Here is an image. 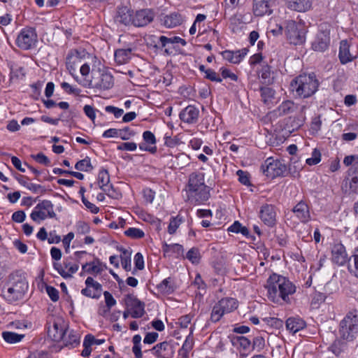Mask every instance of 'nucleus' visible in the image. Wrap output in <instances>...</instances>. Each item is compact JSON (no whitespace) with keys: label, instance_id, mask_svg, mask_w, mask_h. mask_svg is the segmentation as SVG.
<instances>
[{"label":"nucleus","instance_id":"obj_1","mask_svg":"<svg viewBox=\"0 0 358 358\" xmlns=\"http://www.w3.org/2000/svg\"><path fill=\"white\" fill-rule=\"evenodd\" d=\"M265 287L267 289L268 299L274 303L279 302L280 299L289 303V295L296 291V287L290 280L276 273L270 275Z\"/></svg>","mask_w":358,"mask_h":358},{"label":"nucleus","instance_id":"obj_2","mask_svg":"<svg viewBox=\"0 0 358 358\" xmlns=\"http://www.w3.org/2000/svg\"><path fill=\"white\" fill-rule=\"evenodd\" d=\"M185 190L187 199L192 204L203 203L210 197V189L205 184L204 173L200 171L189 174Z\"/></svg>","mask_w":358,"mask_h":358},{"label":"nucleus","instance_id":"obj_3","mask_svg":"<svg viewBox=\"0 0 358 358\" xmlns=\"http://www.w3.org/2000/svg\"><path fill=\"white\" fill-rule=\"evenodd\" d=\"M8 287L3 292V298L10 303L22 299L28 289V282L26 278L19 272H15L9 275Z\"/></svg>","mask_w":358,"mask_h":358},{"label":"nucleus","instance_id":"obj_4","mask_svg":"<svg viewBox=\"0 0 358 358\" xmlns=\"http://www.w3.org/2000/svg\"><path fill=\"white\" fill-rule=\"evenodd\" d=\"M319 82L315 74H301L296 77L290 84L291 90L300 98L306 99L317 90Z\"/></svg>","mask_w":358,"mask_h":358},{"label":"nucleus","instance_id":"obj_5","mask_svg":"<svg viewBox=\"0 0 358 358\" xmlns=\"http://www.w3.org/2000/svg\"><path fill=\"white\" fill-rule=\"evenodd\" d=\"M341 337L346 341H353L358 335V317L349 313L341 321L339 327Z\"/></svg>","mask_w":358,"mask_h":358},{"label":"nucleus","instance_id":"obj_6","mask_svg":"<svg viewBox=\"0 0 358 358\" xmlns=\"http://www.w3.org/2000/svg\"><path fill=\"white\" fill-rule=\"evenodd\" d=\"M285 34L289 43L294 45H300L305 42V29L301 24H297L295 21L286 22Z\"/></svg>","mask_w":358,"mask_h":358},{"label":"nucleus","instance_id":"obj_7","mask_svg":"<svg viewBox=\"0 0 358 358\" xmlns=\"http://www.w3.org/2000/svg\"><path fill=\"white\" fill-rule=\"evenodd\" d=\"M261 169L265 176L273 179L283 176L287 171V166L282 162L269 157L262 165Z\"/></svg>","mask_w":358,"mask_h":358},{"label":"nucleus","instance_id":"obj_8","mask_svg":"<svg viewBox=\"0 0 358 358\" xmlns=\"http://www.w3.org/2000/svg\"><path fill=\"white\" fill-rule=\"evenodd\" d=\"M30 217L33 221L38 223L47 217H55L56 213L54 212L53 204L50 201L43 200L35 206Z\"/></svg>","mask_w":358,"mask_h":358},{"label":"nucleus","instance_id":"obj_9","mask_svg":"<svg viewBox=\"0 0 358 358\" xmlns=\"http://www.w3.org/2000/svg\"><path fill=\"white\" fill-rule=\"evenodd\" d=\"M88 86L100 90H108L113 86V77L109 73L98 72L94 74Z\"/></svg>","mask_w":358,"mask_h":358},{"label":"nucleus","instance_id":"obj_10","mask_svg":"<svg viewBox=\"0 0 358 358\" xmlns=\"http://www.w3.org/2000/svg\"><path fill=\"white\" fill-rule=\"evenodd\" d=\"M36 41L37 35L31 28L22 29L16 39L17 46L23 50L31 49Z\"/></svg>","mask_w":358,"mask_h":358},{"label":"nucleus","instance_id":"obj_11","mask_svg":"<svg viewBox=\"0 0 358 358\" xmlns=\"http://www.w3.org/2000/svg\"><path fill=\"white\" fill-rule=\"evenodd\" d=\"M124 302L127 308L131 310V316L133 318H140L144 315L145 313V303L136 296L133 294H127L125 296Z\"/></svg>","mask_w":358,"mask_h":358},{"label":"nucleus","instance_id":"obj_12","mask_svg":"<svg viewBox=\"0 0 358 358\" xmlns=\"http://www.w3.org/2000/svg\"><path fill=\"white\" fill-rule=\"evenodd\" d=\"M53 340L55 341L62 340L66 346L75 347L80 343V335L73 330L64 331L60 329L59 334H53Z\"/></svg>","mask_w":358,"mask_h":358},{"label":"nucleus","instance_id":"obj_13","mask_svg":"<svg viewBox=\"0 0 358 358\" xmlns=\"http://www.w3.org/2000/svg\"><path fill=\"white\" fill-rule=\"evenodd\" d=\"M86 287L81 290V294L92 299H99L101 296L102 286L95 281L92 277H87L85 280Z\"/></svg>","mask_w":358,"mask_h":358},{"label":"nucleus","instance_id":"obj_14","mask_svg":"<svg viewBox=\"0 0 358 358\" xmlns=\"http://www.w3.org/2000/svg\"><path fill=\"white\" fill-rule=\"evenodd\" d=\"M320 32L317 34L315 40L312 44L314 50L323 52L329 47L330 43L329 31L324 29L321 25Z\"/></svg>","mask_w":358,"mask_h":358},{"label":"nucleus","instance_id":"obj_15","mask_svg":"<svg viewBox=\"0 0 358 358\" xmlns=\"http://www.w3.org/2000/svg\"><path fill=\"white\" fill-rule=\"evenodd\" d=\"M180 119L187 124H195L199 117V110L194 106H187L179 115Z\"/></svg>","mask_w":358,"mask_h":358},{"label":"nucleus","instance_id":"obj_16","mask_svg":"<svg viewBox=\"0 0 358 358\" xmlns=\"http://www.w3.org/2000/svg\"><path fill=\"white\" fill-rule=\"evenodd\" d=\"M154 14L148 9L137 11L133 17V24L136 27H143L153 20Z\"/></svg>","mask_w":358,"mask_h":358},{"label":"nucleus","instance_id":"obj_17","mask_svg":"<svg viewBox=\"0 0 358 358\" xmlns=\"http://www.w3.org/2000/svg\"><path fill=\"white\" fill-rule=\"evenodd\" d=\"M260 218L268 226H273L275 223V211L274 206L269 204L262 206L260 210Z\"/></svg>","mask_w":358,"mask_h":358},{"label":"nucleus","instance_id":"obj_18","mask_svg":"<svg viewBox=\"0 0 358 358\" xmlns=\"http://www.w3.org/2000/svg\"><path fill=\"white\" fill-rule=\"evenodd\" d=\"M293 213L303 223H307L310 220V210L308 204L303 201H299L293 208Z\"/></svg>","mask_w":358,"mask_h":358},{"label":"nucleus","instance_id":"obj_19","mask_svg":"<svg viewBox=\"0 0 358 358\" xmlns=\"http://www.w3.org/2000/svg\"><path fill=\"white\" fill-rule=\"evenodd\" d=\"M271 0H254L253 12L256 16H263L272 13Z\"/></svg>","mask_w":358,"mask_h":358},{"label":"nucleus","instance_id":"obj_20","mask_svg":"<svg viewBox=\"0 0 358 358\" xmlns=\"http://www.w3.org/2000/svg\"><path fill=\"white\" fill-rule=\"evenodd\" d=\"M332 261L339 266L344 265L348 261V255L345 247L341 244H335L332 248Z\"/></svg>","mask_w":358,"mask_h":358},{"label":"nucleus","instance_id":"obj_21","mask_svg":"<svg viewBox=\"0 0 358 358\" xmlns=\"http://www.w3.org/2000/svg\"><path fill=\"white\" fill-rule=\"evenodd\" d=\"M81 64L80 54L77 50L71 51L66 58V65L70 73L73 75Z\"/></svg>","mask_w":358,"mask_h":358},{"label":"nucleus","instance_id":"obj_22","mask_svg":"<svg viewBox=\"0 0 358 358\" xmlns=\"http://www.w3.org/2000/svg\"><path fill=\"white\" fill-rule=\"evenodd\" d=\"M248 52V50L247 48H243L236 51L224 50L222 52V55L224 59L230 63L238 64L247 55Z\"/></svg>","mask_w":358,"mask_h":358},{"label":"nucleus","instance_id":"obj_23","mask_svg":"<svg viewBox=\"0 0 358 358\" xmlns=\"http://www.w3.org/2000/svg\"><path fill=\"white\" fill-rule=\"evenodd\" d=\"M296 109L297 106L292 101L287 100L282 101L273 113L276 116H284L294 113Z\"/></svg>","mask_w":358,"mask_h":358},{"label":"nucleus","instance_id":"obj_24","mask_svg":"<svg viewBox=\"0 0 358 358\" xmlns=\"http://www.w3.org/2000/svg\"><path fill=\"white\" fill-rule=\"evenodd\" d=\"M286 329L292 334H296L306 327L303 320L298 317H291L286 320Z\"/></svg>","mask_w":358,"mask_h":358},{"label":"nucleus","instance_id":"obj_25","mask_svg":"<svg viewBox=\"0 0 358 358\" xmlns=\"http://www.w3.org/2000/svg\"><path fill=\"white\" fill-rule=\"evenodd\" d=\"M285 2L289 8L298 12H305L312 5L310 0H285Z\"/></svg>","mask_w":358,"mask_h":358},{"label":"nucleus","instance_id":"obj_26","mask_svg":"<svg viewBox=\"0 0 358 358\" xmlns=\"http://www.w3.org/2000/svg\"><path fill=\"white\" fill-rule=\"evenodd\" d=\"M132 11L127 6H123L118 8L117 15L116 16V21L124 25L130 24H133V15Z\"/></svg>","mask_w":358,"mask_h":358},{"label":"nucleus","instance_id":"obj_27","mask_svg":"<svg viewBox=\"0 0 358 358\" xmlns=\"http://www.w3.org/2000/svg\"><path fill=\"white\" fill-rule=\"evenodd\" d=\"M350 189L353 192H356L358 188V164H354L352 168L348 170Z\"/></svg>","mask_w":358,"mask_h":358},{"label":"nucleus","instance_id":"obj_28","mask_svg":"<svg viewBox=\"0 0 358 358\" xmlns=\"http://www.w3.org/2000/svg\"><path fill=\"white\" fill-rule=\"evenodd\" d=\"M217 303L226 314L232 312L238 308V301L234 298H223Z\"/></svg>","mask_w":358,"mask_h":358},{"label":"nucleus","instance_id":"obj_29","mask_svg":"<svg viewBox=\"0 0 358 358\" xmlns=\"http://www.w3.org/2000/svg\"><path fill=\"white\" fill-rule=\"evenodd\" d=\"M183 21L182 17L178 13H172L164 18V24L166 27H174L180 24Z\"/></svg>","mask_w":358,"mask_h":358},{"label":"nucleus","instance_id":"obj_30","mask_svg":"<svg viewBox=\"0 0 358 358\" xmlns=\"http://www.w3.org/2000/svg\"><path fill=\"white\" fill-rule=\"evenodd\" d=\"M338 56L342 64H346L352 60V56L349 50V45L346 41H341Z\"/></svg>","mask_w":358,"mask_h":358},{"label":"nucleus","instance_id":"obj_31","mask_svg":"<svg viewBox=\"0 0 358 358\" xmlns=\"http://www.w3.org/2000/svg\"><path fill=\"white\" fill-rule=\"evenodd\" d=\"M131 49H118L115 52V62L119 64L127 63L131 59Z\"/></svg>","mask_w":358,"mask_h":358},{"label":"nucleus","instance_id":"obj_32","mask_svg":"<svg viewBox=\"0 0 358 358\" xmlns=\"http://www.w3.org/2000/svg\"><path fill=\"white\" fill-rule=\"evenodd\" d=\"M169 349L171 350L170 345L167 342H162L153 347L152 351L159 358H167L168 355L165 352Z\"/></svg>","mask_w":358,"mask_h":358},{"label":"nucleus","instance_id":"obj_33","mask_svg":"<svg viewBox=\"0 0 358 358\" xmlns=\"http://www.w3.org/2000/svg\"><path fill=\"white\" fill-rule=\"evenodd\" d=\"M120 251L122 252V254L120 255L122 266L125 271H129L131 269V252L129 250L124 248H122Z\"/></svg>","mask_w":358,"mask_h":358},{"label":"nucleus","instance_id":"obj_34","mask_svg":"<svg viewBox=\"0 0 358 358\" xmlns=\"http://www.w3.org/2000/svg\"><path fill=\"white\" fill-rule=\"evenodd\" d=\"M2 337L4 341L8 343H16L22 341L24 337V334H18L11 331H3Z\"/></svg>","mask_w":358,"mask_h":358},{"label":"nucleus","instance_id":"obj_35","mask_svg":"<svg viewBox=\"0 0 358 358\" xmlns=\"http://www.w3.org/2000/svg\"><path fill=\"white\" fill-rule=\"evenodd\" d=\"M233 344L239 346L245 351H250L251 348L250 341L243 336L235 337L233 340Z\"/></svg>","mask_w":358,"mask_h":358},{"label":"nucleus","instance_id":"obj_36","mask_svg":"<svg viewBox=\"0 0 358 358\" xmlns=\"http://www.w3.org/2000/svg\"><path fill=\"white\" fill-rule=\"evenodd\" d=\"M92 265L89 267L86 272L92 274H99L107 267L105 264L101 263L99 259H96L94 262H90Z\"/></svg>","mask_w":358,"mask_h":358},{"label":"nucleus","instance_id":"obj_37","mask_svg":"<svg viewBox=\"0 0 358 358\" xmlns=\"http://www.w3.org/2000/svg\"><path fill=\"white\" fill-rule=\"evenodd\" d=\"M157 289L164 294H170L174 291V287L170 278L162 280L158 285Z\"/></svg>","mask_w":358,"mask_h":358},{"label":"nucleus","instance_id":"obj_38","mask_svg":"<svg viewBox=\"0 0 358 358\" xmlns=\"http://www.w3.org/2000/svg\"><path fill=\"white\" fill-rule=\"evenodd\" d=\"M159 40L162 44V47H166V45L169 43H171V44L180 43L183 46L187 44V42L184 39L181 38L179 36H173L171 38H168L165 36H161L159 37Z\"/></svg>","mask_w":358,"mask_h":358},{"label":"nucleus","instance_id":"obj_39","mask_svg":"<svg viewBox=\"0 0 358 358\" xmlns=\"http://www.w3.org/2000/svg\"><path fill=\"white\" fill-rule=\"evenodd\" d=\"M75 168L78 171L85 172H88L93 169L90 159L88 157H86L85 159L78 161L76 164Z\"/></svg>","mask_w":358,"mask_h":358},{"label":"nucleus","instance_id":"obj_40","mask_svg":"<svg viewBox=\"0 0 358 358\" xmlns=\"http://www.w3.org/2000/svg\"><path fill=\"white\" fill-rule=\"evenodd\" d=\"M260 92L262 99L266 104L268 103L274 96V91L270 87H262Z\"/></svg>","mask_w":358,"mask_h":358},{"label":"nucleus","instance_id":"obj_41","mask_svg":"<svg viewBox=\"0 0 358 358\" xmlns=\"http://www.w3.org/2000/svg\"><path fill=\"white\" fill-rule=\"evenodd\" d=\"M224 314L226 313L222 310L218 303H217L213 308L210 319L213 322H217Z\"/></svg>","mask_w":358,"mask_h":358},{"label":"nucleus","instance_id":"obj_42","mask_svg":"<svg viewBox=\"0 0 358 358\" xmlns=\"http://www.w3.org/2000/svg\"><path fill=\"white\" fill-rule=\"evenodd\" d=\"M110 183V176L107 170L103 169L98 175V184L99 187H103Z\"/></svg>","mask_w":358,"mask_h":358},{"label":"nucleus","instance_id":"obj_43","mask_svg":"<svg viewBox=\"0 0 358 358\" xmlns=\"http://www.w3.org/2000/svg\"><path fill=\"white\" fill-rule=\"evenodd\" d=\"M188 259L192 264H197L200 259V253L199 249L196 248H191L186 255Z\"/></svg>","mask_w":358,"mask_h":358},{"label":"nucleus","instance_id":"obj_44","mask_svg":"<svg viewBox=\"0 0 358 358\" xmlns=\"http://www.w3.org/2000/svg\"><path fill=\"white\" fill-rule=\"evenodd\" d=\"M182 223V218L179 216H176L175 217H172L170 220V223L168 227V232L170 234H173L180 224Z\"/></svg>","mask_w":358,"mask_h":358},{"label":"nucleus","instance_id":"obj_45","mask_svg":"<svg viewBox=\"0 0 358 358\" xmlns=\"http://www.w3.org/2000/svg\"><path fill=\"white\" fill-rule=\"evenodd\" d=\"M124 234L132 238H141L145 235L144 232L141 229L134 227L129 228L124 231Z\"/></svg>","mask_w":358,"mask_h":358},{"label":"nucleus","instance_id":"obj_46","mask_svg":"<svg viewBox=\"0 0 358 358\" xmlns=\"http://www.w3.org/2000/svg\"><path fill=\"white\" fill-rule=\"evenodd\" d=\"M103 296L105 298V302L108 308V310H103V313H100L101 315H104L107 311H108L113 306H114L116 304L115 299L113 298V296L109 292L105 291L103 292Z\"/></svg>","mask_w":358,"mask_h":358},{"label":"nucleus","instance_id":"obj_47","mask_svg":"<svg viewBox=\"0 0 358 358\" xmlns=\"http://www.w3.org/2000/svg\"><path fill=\"white\" fill-rule=\"evenodd\" d=\"M136 134L135 131L127 127L119 129V137L124 141L129 140Z\"/></svg>","mask_w":358,"mask_h":358},{"label":"nucleus","instance_id":"obj_48","mask_svg":"<svg viewBox=\"0 0 358 358\" xmlns=\"http://www.w3.org/2000/svg\"><path fill=\"white\" fill-rule=\"evenodd\" d=\"M321 160V153L317 149H314L312 152V157L306 159V163L310 165H315Z\"/></svg>","mask_w":358,"mask_h":358},{"label":"nucleus","instance_id":"obj_49","mask_svg":"<svg viewBox=\"0 0 358 358\" xmlns=\"http://www.w3.org/2000/svg\"><path fill=\"white\" fill-rule=\"evenodd\" d=\"M205 78L213 82L220 83L222 81L221 77L214 70L208 69L206 71Z\"/></svg>","mask_w":358,"mask_h":358},{"label":"nucleus","instance_id":"obj_50","mask_svg":"<svg viewBox=\"0 0 358 358\" xmlns=\"http://www.w3.org/2000/svg\"><path fill=\"white\" fill-rule=\"evenodd\" d=\"M194 345V339L192 336V331H191L190 334L187 336L181 349L185 352H189L193 347Z\"/></svg>","mask_w":358,"mask_h":358},{"label":"nucleus","instance_id":"obj_51","mask_svg":"<svg viewBox=\"0 0 358 358\" xmlns=\"http://www.w3.org/2000/svg\"><path fill=\"white\" fill-rule=\"evenodd\" d=\"M261 78L264 83L271 82V68L268 65H264L260 71Z\"/></svg>","mask_w":358,"mask_h":358},{"label":"nucleus","instance_id":"obj_52","mask_svg":"<svg viewBox=\"0 0 358 358\" xmlns=\"http://www.w3.org/2000/svg\"><path fill=\"white\" fill-rule=\"evenodd\" d=\"M31 157L39 164L46 166L50 164V162L49 159L42 152L38 153L37 155H31Z\"/></svg>","mask_w":358,"mask_h":358},{"label":"nucleus","instance_id":"obj_53","mask_svg":"<svg viewBox=\"0 0 358 358\" xmlns=\"http://www.w3.org/2000/svg\"><path fill=\"white\" fill-rule=\"evenodd\" d=\"M137 148V145L134 142H126L122 143L117 145V149L118 150H127V151H134Z\"/></svg>","mask_w":358,"mask_h":358},{"label":"nucleus","instance_id":"obj_54","mask_svg":"<svg viewBox=\"0 0 358 358\" xmlns=\"http://www.w3.org/2000/svg\"><path fill=\"white\" fill-rule=\"evenodd\" d=\"M322 122L320 117H315L313 119L310 124V131L312 134H317L321 128Z\"/></svg>","mask_w":358,"mask_h":358},{"label":"nucleus","instance_id":"obj_55","mask_svg":"<svg viewBox=\"0 0 358 358\" xmlns=\"http://www.w3.org/2000/svg\"><path fill=\"white\" fill-rule=\"evenodd\" d=\"M46 292L51 299V300L54 302L57 301L59 299V292L55 287L47 285L46 286Z\"/></svg>","mask_w":358,"mask_h":358},{"label":"nucleus","instance_id":"obj_56","mask_svg":"<svg viewBox=\"0 0 358 358\" xmlns=\"http://www.w3.org/2000/svg\"><path fill=\"white\" fill-rule=\"evenodd\" d=\"M84 341L91 346L93 344H103L105 342V339H96L92 334H87L85 336Z\"/></svg>","mask_w":358,"mask_h":358},{"label":"nucleus","instance_id":"obj_57","mask_svg":"<svg viewBox=\"0 0 358 358\" xmlns=\"http://www.w3.org/2000/svg\"><path fill=\"white\" fill-rule=\"evenodd\" d=\"M265 345L264 339L262 337L257 336L254 338L251 348L257 349V351L261 350Z\"/></svg>","mask_w":358,"mask_h":358},{"label":"nucleus","instance_id":"obj_58","mask_svg":"<svg viewBox=\"0 0 358 358\" xmlns=\"http://www.w3.org/2000/svg\"><path fill=\"white\" fill-rule=\"evenodd\" d=\"M143 138L146 143L155 145L156 143V138L153 133L150 131H145L143 134Z\"/></svg>","mask_w":358,"mask_h":358},{"label":"nucleus","instance_id":"obj_59","mask_svg":"<svg viewBox=\"0 0 358 358\" xmlns=\"http://www.w3.org/2000/svg\"><path fill=\"white\" fill-rule=\"evenodd\" d=\"M135 266L138 270H143L144 268V260L141 253L138 252L134 256Z\"/></svg>","mask_w":358,"mask_h":358},{"label":"nucleus","instance_id":"obj_60","mask_svg":"<svg viewBox=\"0 0 358 358\" xmlns=\"http://www.w3.org/2000/svg\"><path fill=\"white\" fill-rule=\"evenodd\" d=\"M105 110L108 113H113L114 116L117 118L120 117L124 113V110L122 109L118 108L113 106H107L105 108Z\"/></svg>","mask_w":358,"mask_h":358},{"label":"nucleus","instance_id":"obj_61","mask_svg":"<svg viewBox=\"0 0 358 358\" xmlns=\"http://www.w3.org/2000/svg\"><path fill=\"white\" fill-rule=\"evenodd\" d=\"M27 188L34 193H44L45 192V187L42 185L31 182L28 183Z\"/></svg>","mask_w":358,"mask_h":358},{"label":"nucleus","instance_id":"obj_62","mask_svg":"<svg viewBox=\"0 0 358 358\" xmlns=\"http://www.w3.org/2000/svg\"><path fill=\"white\" fill-rule=\"evenodd\" d=\"M237 176H238V180L243 185H249L250 184V180L248 177V173L245 171H243L242 170H238L237 171Z\"/></svg>","mask_w":358,"mask_h":358},{"label":"nucleus","instance_id":"obj_63","mask_svg":"<svg viewBox=\"0 0 358 358\" xmlns=\"http://www.w3.org/2000/svg\"><path fill=\"white\" fill-rule=\"evenodd\" d=\"M25 217V213L22 210L16 211L12 215L13 220L17 223H22V222H24Z\"/></svg>","mask_w":358,"mask_h":358},{"label":"nucleus","instance_id":"obj_64","mask_svg":"<svg viewBox=\"0 0 358 358\" xmlns=\"http://www.w3.org/2000/svg\"><path fill=\"white\" fill-rule=\"evenodd\" d=\"M83 110L85 113V115L92 121L94 120L96 117V113L95 109L90 106V105H85L83 108Z\"/></svg>","mask_w":358,"mask_h":358}]
</instances>
